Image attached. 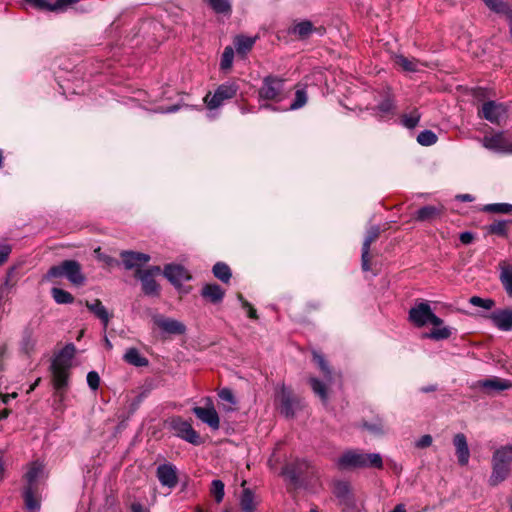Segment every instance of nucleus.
Returning <instances> with one entry per match:
<instances>
[{
	"label": "nucleus",
	"mask_w": 512,
	"mask_h": 512,
	"mask_svg": "<svg viewBox=\"0 0 512 512\" xmlns=\"http://www.w3.org/2000/svg\"><path fill=\"white\" fill-rule=\"evenodd\" d=\"M408 320L416 327L421 328L427 324L435 326L430 332L426 333L424 337L433 340H445L451 336V330L444 327L443 320L433 313L428 302L416 303L408 313Z\"/></svg>",
	"instance_id": "1"
},
{
	"label": "nucleus",
	"mask_w": 512,
	"mask_h": 512,
	"mask_svg": "<svg viewBox=\"0 0 512 512\" xmlns=\"http://www.w3.org/2000/svg\"><path fill=\"white\" fill-rule=\"evenodd\" d=\"M75 355V346L67 344L54 358L51 369L53 375V385L57 391H61L68 386L69 370L72 365V359Z\"/></svg>",
	"instance_id": "2"
},
{
	"label": "nucleus",
	"mask_w": 512,
	"mask_h": 512,
	"mask_svg": "<svg viewBox=\"0 0 512 512\" xmlns=\"http://www.w3.org/2000/svg\"><path fill=\"white\" fill-rule=\"evenodd\" d=\"M337 464L342 469L382 468L383 461L381 455L378 453H363L358 450H348L338 458Z\"/></svg>",
	"instance_id": "3"
},
{
	"label": "nucleus",
	"mask_w": 512,
	"mask_h": 512,
	"mask_svg": "<svg viewBox=\"0 0 512 512\" xmlns=\"http://www.w3.org/2000/svg\"><path fill=\"white\" fill-rule=\"evenodd\" d=\"M512 464V445L497 449L492 457V473L489 485L495 487L502 483L510 474Z\"/></svg>",
	"instance_id": "4"
},
{
	"label": "nucleus",
	"mask_w": 512,
	"mask_h": 512,
	"mask_svg": "<svg viewBox=\"0 0 512 512\" xmlns=\"http://www.w3.org/2000/svg\"><path fill=\"white\" fill-rule=\"evenodd\" d=\"M46 277L48 279L65 277L75 286H82L86 281L80 263L75 260H64L60 264L50 267Z\"/></svg>",
	"instance_id": "5"
},
{
	"label": "nucleus",
	"mask_w": 512,
	"mask_h": 512,
	"mask_svg": "<svg viewBox=\"0 0 512 512\" xmlns=\"http://www.w3.org/2000/svg\"><path fill=\"white\" fill-rule=\"evenodd\" d=\"M284 85L285 80L283 78L273 75L264 77L258 90L259 100L281 102L286 97Z\"/></svg>",
	"instance_id": "6"
},
{
	"label": "nucleus",
	"mask_w": 512,
	"mask_h": 512,
	"mask_svg": "<svg viewBox=\"0 0 512 512\" xmlns=\"http://www.w3.org/2000/svg\"><path fill=\"white\" fill-rule=\"evenodd\" d=\"M238 85L234 82H225L217 87L214 94L207 93L204 97V103L210 110L219 108L226 100H230L237 95Z\"/></svg>",
	"instance_id": "7"
},
{
	"label": "nucleus",
	"mask_w": 512,
	"mask_h": 512,
	"mask_svg": "<svg viewBox=\"0 0 512 512\" xmlns=\"http://www.w3.org/2000/svg\"><path fill=\"white\" fill-rule=\"evenodd\" d=\"M161 273L159 266H151L145 270H137L135 276L141 281L142 291L148 296H158L160 286L155 280V276Z\"/></svg>",
	"instance_id": "8"
},
{
	"label": "nucleus",
	"mask_w": 512,
	"mask_h": 512,
	"mask_svg": "<svg viewBox=\"0 0 512 512\" xmlns=\"http://www.w3.org/2000/svg\"><path fill=\"white\" fill-rule=\"evenodd\" d=\"M482 146L486 149L501 153V154H511V145L512 142H510L506 137L504 132H496L492 135H485L481 139Z\"/></svg>",
	"instance_id": "9"
},
{
	"label": "nucleus",
	"mask_w": 512,
	"mask_h": 512,
	"mask_svg": "<svg viewBox=\"0 0 512 512\" xmlns=\"http://www.w3.org/2000/svg\"><path fill=\"white\" fill-rule=\"evenodd\" d=\"M171 426L176 435L185 441L197 445L200 443L199 434L193 429L189 421L183 420L180 417L174 418L171 421Z\"/></svg>",
	"instance_id": "10"
},
{
	"label": "nucleus",
	"mask_w": 512,
	"mask_h": 512,
	"mask_svg": "<svg viewBox=\"0 0 512 512\" xmlns=\"http://www.w3.org/2000/svg\"><path fill=\"white\" fill-rule=\"evenodd\" d=\"M506 113L507 107L504 104L490 100L482 105L479 116L493 124H500Z\"/></svg>",
	"instance_id": "11"
},
{
	"label": "nucleus",
	"mask_w": 512,
	"mask_h": 512,
	"mask_svg": "<svg viewBox=\"0 0 512 512\" xmlns=\"http://www.w3.org/2000/svg\"><path fill=\"white\" fill-rule=\"evenodd\" d=\"M122 265L126 270H141V267L150 261V255L142 252L123 250L120 252Z\"/></svg>",
	"instance_id": "12"
},
{
	"label": "nucleus",
	"mask_w": 512,
	"mask_h": 512,
	"mask_svg": "<svg viewBox=\"0 0 512 512\" xmlns=\"http://www.w3.org/2000/svg\"><path fill=\"white\" fill-rule=\"evenodd\" d=\"M206 407L196 406L193 408V413L205 424L213 430H218L220 427V419L217 411L215 410L212 402L209 400Z\"/></svg>",
	"instance_id": "13"
},
{
	"label": "nucleus",
	"mask_w": 512,
	"mask_h": 512,
	"mask_svg": "<svg viewBox=\"0 0 512 512\" xmlns=\"http://www.w3.org/2000/svg\"><path fill=\"white\" fill-rule=\"evenodd\" d=\"M501 331L512 330V309H498L486 316Z\"/></svg>",
	"instance_id": "14"
},
{
	"label": "nucleus",
	"mask_w": 512,
	"mask_h": 512,
	"mask_svg": "<svg viewBox=\"0 0 512 512\" xmlns=\"http://www.w3.org/2000/svg\"><path fill=\"white\" fill-rule=\"evenodd\" d=\"M163 274L174 286H181L183 282L191 278L189 272L183 266L177 264L166 265Z\"/></svg>",
	"instance_id": "15"
},
{
	"label": "nucleus",
	"mask_w": 512,
	"mask_h": 512,
	"mask_svg": "<svg viewBox=\"0 0 512 512\" xmlns=\"http://www.w3.org/2000/svg\"><path fill=\"white\" fill-rule=\"evenodd\" d=\"M379 235L380 228L378 226H373L368 230L364 239L361 255L362 269L364 271L370 270V246L374 241L378 239Z\"/></svg>",
	"instance_id": "16"
},
{
	"label": "nucleus",
	"mask_w": 512,
	"mask_h": 512,
	"mask_svg": "<svg viewBox=\"0 0 512 512\" xmlns=\"http://www.w3.org/2000/svg\"><path fill=\"white\" fill-rule=\"evenodd\" d=\"M453 445L456 450L458 463L461 466L467 465L470 458V450L466 436L463 433H457L453 438Z\"/></svg>",
	"instance_id": "17"
},
{
	"label": "nucleus",
	"mask_w": 512,
	"mask_h": 512,
	"mask_svg": "<svg viewBox=\"0 0 512 512\" xmlns=\"http://www.w3.org/2000/svg\"><path fill=\"white\" fill-rule=\"evenodd\" d=\"M157 477L163 486L173 488L177 485L178 477L175 466L162 464L157 468Z\"/></svg>",
	"instance_id": "18"
},
{
	"label": "nucleus",
	"mask_w": 512,
	"mask_h": 512,
	"mask_svg": "<svg viewBox=\"0 0 512 512\" xmlns=\"http://www.w3.org/2000/svg\"><path fill=\"white\" fill-rule=\"evenodd\" d=\"M34 7L48 11H62L79 0H55L53 3L48 0H27Z\"/></svg>",
	"instance_id": "19"
},
{
	"label": "nucleus",
	"mask_w": 512,
	"mask_h": 512,
	"mask_svg": "<svg viewBox=\"0 0 512 512\" xmlns=\"http://www.w3.org/2000/svg\"><path fill=\"white\" fill-rule=\"evenodd\" d=\"M277 399L280 403V411L286 417L291 418L294 416V400L291 392L283 385L281 386Z\"/></svg>",
	"instance_id": "20"
},
{
	"label": "nucleus",
	"mask_w": 512,
	"mask_h": 512,
	"mask_svg": "<svg viewBox=\"0 0 512 512\" xmlns=\"http://www.w3.org/2000/svg\"><path fill=\"white\" fill-rule=\"evenodd\" d=\"M500 281L509 297L512 298V260L499 263Z\"/></svg>",
	"instance_id": "21"
},
{
	"label": "nucleus",
	"mask_w": 512,
	"mask_h": 512,
	"mask_svg": "<svg viewBox=\"0 0 512 512\" xmlns=\"http://www.w3.org/2000/svg\"><path fill=\"white\" fill-rule=\"evenodd\" d=\"M479 387L486 391H503L512 387V382L499 377H492L478 382Z\"/></svg>",
	"instance_id": "22"
},
{
	"label": "nucleus",
	"mask_w": 512,
	"mask_h": 512,
	"mask_svg": "<svg viewBox=\"0 0 512 512\" xmlns=\"http://www.w3.org/2000/svg\"><path fill=\"white\" fill-rule=\"evenodd\" d=\"M156 324L160 329L169 334L180 335L183 334L186 330V327L183 323L171 318H160L156 320Z\"/></svg>",
	"instance_id": "23"
},
{
	"label": "nucleus",
	"mask_w": 512,
	"mask_h": 512,
	"mask_svg": "<svg viewBox=\"0 0 512 512\" xmlns=\"http://www.w3.org/2000/svg\"><path fill=\"white\" fill-rule=\"evenodd\" d=\"M201 295L212 303L222 301L225 291L218 284H206L201 290Z\"/></svg>",
	"instance_id": "24"
},
{
	"label": "nucleus",
	"mask_w": 512,
	"mask_h": 512,
	"mask_svg": "<svg viewBox=\"0 0 512 512\" xmlns=\"http://www.w3.org/2000/svg\"><path fill=\"white\" fill-rule=\"evenodd\" d=\"M485 5L493 12L497 14H503L506 16L508 24L512 19V8L503 0H482Z\"/></svg>",
	"instance_id": "25"
},
{
	"label": "nucleus",
	"mask_w": 512,
	"mask_h": 512,
	"mask_svg": "<svg viewBox=\"0 0 512 512\" xmlns=\"http://www.w3.org/2000/svg\"><path fill=\"white\" fill-rule=\"evenodd\" d=\"M86 307L97 317L99 318L104 327H107L108 322L110 320L109 313L105 306L99 299H95L93 302L86 301Z\"/></svg>",
	"instance_id": "26"
},
{
	"label": "nucleus",
	"mask_w": 512,
	"mask_h": 512,
	"mask_svg": "<svg viewBox=\"0 0 512 512\" xmlns=\"http://www.w3.org/2000/svg\"><path fill=\"white\" fill-rule=\"evenodd\" d=\"M333 493L341 503L346 504L351 500V489L347 482H336L333 487Z\"/></svg>",
	"instance_id": "27"
},
{
	"label": "nucleus",
	"mask_w": 512,
	"mask_h": 512,
	"mask_svg": "<svg viewBox=\"0 0 512 512\" xmlns=\"http://www.w3.org/2000/svg\"><path fill=\"white\" fill-rule=\"evenodd\" d=\"M442 210L436 206L427 205L416 212L415 219L418 221H430L441 215Z\"/></svg>",
	"instance_id": "28"
},
{
	"label": "nucleus",
	"mask_w": 512,
	"mask_h": 512,
	"mask_svg": "<svg viewBox=\"0 0 512 512\" xmlns=\"http://www.w3.org/2000/svg\"><path fill=\"white\" fill-rule=\"evenodd\" d=\"M124 360L136 367H143L148 365V360L142 356L138 349L129 348L124 354Z\"/></svg>",
	"instance_id": "29"
},
{
	"label": "nucleus",
	"mask_w": 512,
	"mask_h": 512,
	"mask_svg": "<svg viewBox=\"0 0 512 512\" xmlns=\"http://www.w3.org/2000/svg\"><path fill=\"white\" fill-rule=\"evenodd\" d=\"M255 44V38L238 35L234 38V46L238 54L245 55Z\"/></svg>",
	"instance_id": "30"
},
{
	"label": "nucleus",
	"mask_w": 512,
	"mask_h": 512,
	"mask_svg": "<svg viewBox=\"0 0 512 512\" xmlns=\"http://www.w3.org/2000/svg\"><path fill=\"white\" fill-rule=\"evenodd\" d=\"M313 360L318 365L319 369L321 370L325 381L327 383H331L333 381V373L328 365L327 361L325 360L324 356L316 351L313 352Z\"/></svg>",
	"instance_id": "31"
},
{
	"label": "nucleus",
	"mask_w": 512,
	"mask_h": 512,
	"mask_svg": "<svg viewBox=\"0 0 512 512\" xmlns=\"http://www.w3.org/2000/svg\"><path fill=\"white\" fill-rule=\"evenodd\" d=\"M240 507L243 512H254L256 502L250 489H244L240 497Z\"/></svg>",
	"instance_id": "32"
},
{
	"label": "nucleus",
	"mask_w": 512,
	"mask_h": 512,
	"mask_svg": "<svg viewBox=\"0 0 512 512\" xmlns=\"http://www.w3.org/2000/svg\"><path fill=\"white\" fill-rule=\"evenodd\" d=\"M394 62L396 65L402 68V70L407 72H415L418 70V61L416 59H409L404 55H395Z\"/></svg>",
	"instance_id": "33"
},
{
	"label": "nucleus",
	"mask_w": 512,
	"mask_h": 512,
	"mask_svg": "<svg viewBox=\"0 0 512 512\" xmlns=\"http://www.w3.org/2000/svg\"><path fill=\"white\" fill-rule=\"evenodd\" d=\"M309 383L313 392L320 397L321 401L326 404L328 401V393L325 383L321 382L316 377L309 378Z\"/></svg>",
	"instance_id": "34"
},
{
	"label": "nucleus",
	"mask_w": 512,
	"mask_h": 512,
	"mask_svg": "<svg viewBox=\"0 0 512 512\" xmlns=\"http://www.w3.org/2000/svg\"><path fill=\"white\" fill-rule=\"evenodd\" d=\"M213 274L224 283H228L231 278V270L225 263L218 262L213 267Z\"/></svg>",
	"instance_id": "35"
},
{
	"label": "nucleus",
	"mask_w": 512,
	"mask_h": 512,
	"mask_svg": "<svg viewBox=\"0 0 512 512\" xmlns=\"http://www.w3.org/2000/svg\"><path fill=\"white\" fill-rule=\"evenodd\" d=\"M51 294L55 302L58 304H71L74 301L73 295L61 288H52Z\"/></svg>",
	"instance_id": "36"
},
{
	"label": "nucleus",
	"mask_w": 512,
	"mask_h": 512,
	"mask_svg": "<svg viewBox=\"0 0 512 512\" xmlns=\"http://www.w3.org/2000/svg\"><path fill=\"white\" fill-rule=\"evenodd\" d=\"M308 101V95L305 88L301 87L295 91V98L291 103L290 110H298L306 105Z\"/></svg>",
	"instance_id": "37"
},
{
	"label": "nucleus",
	"mask_w": 512,
	"mask_h": 512,
	"mask_svg": "<svg viewBox=\"0 0 512 512\" xmlns=\"http://www.w3.org/2000/svg\"><path fill=\"white\" fill-rule=\"evenodd\" d=\"M25 506L28 510H36L40 507L39 499L34 495L33 487H26L24 490Z\"/></svg>",
	"instance_id": "38"
},
{
	"label": "nucleus",
	"mask_w": 512,
	"mask_h": 512,
	"mask_svg": "<svg viewBox=\"0 0 512 512\" xmlns=\"http://www.w3.org/2000/svg\"><path fill=\"white\" fill-rule=\"evenodd\" d=\"M224 487H225V485H224L223 481H221L219 479H215L211 483L210 493L214 497V499L217 503L222 502V500L224 498V495H225Z\"/></svg>",
	"instance_id": "39"
},
{
	"label": "nucleus",
	"mask_w": 512,
	"mask_h": 512,
	"mask_svg": "<svg viewBox=\"0 0 512 512\" xmlns=\"http://www.w3.org/2000/svg\"><path fill=\"white\" fill-rule=\"evenodd\" d=\"M42 472V467L38 463H33L29 467L28 471L25 474L26 481L28 483L27 487H33L34 483L38 479L39 475Z\"/></svg>",
	"instance_id": "40"
},
{
	"label": "nucleus",
	"mask_w": 512,
	"mask_h": 512,
	"mask_svg": "<svg viewBox=\"0 0 512 512\" xmlns=\"http://www.w3.org/2000/svg\"><path fill=\"white\" fill-rule=\"evenodd\" d=\"M437 135L431 130H424L417 136V142L422 146H431L437 142Z\"/></svg>",
	"instance_id": "41"
},
{
	"label": "nucleus",
	"mask_w": 512,
	"mask_h": 512,
	"mask_svg": "<svg viewBox=\"0 0 512 512\" xmlns=\"http://www.w3.org/2000/svg\"><path fill=\"white\" fill-rule=\"evenodd\" d=\"M234 58V49L231 46L225 47L220 61V68L222 70H229L232 67Z\"/></svg>",
	"instance_id": "42"
},
{
	"label": "nucleus",
	"mask_w": 512,
	"mask_h": 512,
	"mask_svg": "<svg viewBox=\"0 0 512 512\" xmlns=\"http://www.w3.org/2000/svg\"><path fill=\"white\" fill-rule=\"evenodd\" d=\"M94 253H95L98 261L102 262L103 265L107 268H112V267L120 265V262L117 259H115L105 253H102L100 247L96 248L94 250Z\"/></svg>",
	"instance_id": "43"
},
{
	"label": "nucleus",
	"mask_w": 512,
	"mask_h": 512,
	"mask_svg": "<svg viewBox=\"0 0 512 512\" xmlns=\"http://www.w3.org/2000/svg\"><path fill=\"white\" fill-rule=\"evenodd\" d=\"M419 120H420V114L417 110H414L410 114H404L401 117V123L403 124V126H405L408 129L415 128L418 125Z\"/></svg>",
	"instance_id": "44"
},
{
	"label": "nucleus",
	"mask_w": 512,
	"mask_h": 512,
	"mask_svg": "<svg viewBox=\"0 0 512 512\" xmlns=\"http://www.w3.org/2000/svg\"><path fill=\"white\" fill-rule=\"evenodd\" d=\"M487 212L499 213V214H509L512 212V204L509 203H495L488 204L484 208Z\"/></svg>",
	"instance_id": "45"
},
{
	"label": "nucleus",
	"mask_w": 512,
	"mask_h": 512,
	"mask_svg": "<svg viewBox=\"0 0 512 512\" xmlns=\"http://www.w3.org/2000/svg\"><path fill=\"white\" fill-rule=\"evenodd\" d=\"M209 6L216 13H228L231 10V5L229 0H206Z\"/></svg>",
	"instance_id": "46"
},
{
	"label": "nucleus",
	"mask_w": 512,
	"mask_h": 512,
	"mask_svg": "<svg viewBox=\"0 0 512 512\" xmlns=\"http://www.w3.org/2000/svg\"><path fill=\"white\" fill-rule=\"evenodd\" d=\"M313 31V24L310 21H302L295 25L294 33L301 38L308 37Z\"/></svg>",
	"instance_id": "47"
},
{
	"label": "nucleus",
	"mask_w": 512,
	"mask_h": 512,
	"mask_svg": "<svg viewBox=\"0 0 512 512\" xmlns=\"http://www.w3.org/2000/svg\"><path fill=\"white\" fill-rule=\"evenodd\" d=\"M469 303L473 306L481 307L486 310H491L495 305V301L493 299H491V298L484 299L479 296H472L469 299Z\"/></svg>",
	"instance_id": "48"
},
{
	"label": "nucleus",
	"mask_w": 512,
	"mask_h": 512,
	"mask_svg": "<svg viewBox=\"0 0 512 512\" xmlns=\"http://www.w3.org/2000/svg\"><path fill=\"white\" fill-rule=\"evenodd\" d=\"M507 221H496L492 223L489 227V231L493 234L499 235V236H506L507 235Z\"/></svg>",
	"instance_id": "49"
},
{
	"label": "nucleus",
	"mask_w": 512,
	"mask_h": 512,
	"mask_svg": "<svg viewBox=\"0 0 512 512\" xmlns=\"http://www.w3.org/2000/svg\"><path fill=\"white\" fill-rule=\"evenodd\" d=\"M377 109L383 115L389 114L394 109V103L391 98L387 97L377 106Z\"/></svg>",
	"instance_id": "50"
},
{
	"label": "nucleus",
	"mask_w": 512,
	"mask_h": 512,
	"mask_svg": "<svg viewBox=\"0 0 512 512\" xmlns=\"http://www.w3.org/2000/svg\"><path fill=\"white\" fill-rule=\"evenodd\" d=\"M87 384L93 390H97L100 385V377L96 371H90L87 374Z\"/></svg>",
	"instance_id": "51"
},
{
	"label": "nucleus",
	"mask_w": 512,
	"mask_h": 512,
	"mask_svg": "<svg viewBox=\"0 0 512 512\" xmlns=\"http://www.w3.org/2000/svg\"><path fill=\"white\" fill-rule=\"evenodd\" d=\"M363 426L365 429H367L371 433H374V434H383L384 433V426H383V423L381 420H378L376 423H373V424L364 423Z\"/></svg>",
	"instance_id": "52"
},
{
	"label": "nucleus",
	"mask_w": 512,
	"mask_h": 512,
	"mask_svg": "<svg viewBox=\"0 0 512 512\" xmlns=\"http://www.w3.org/2000/svg\"><path fill=\"white\" fill-rule=\"evenodd\" d=\"M218 396L221 400L231 403L232 405L236 404L235 397L232 391L228 388H223L219 391Z\"/></svg>",
	"instance_id": "53"
},
{
	"label": "nucleus",
	"mask_w": 512,
	"mask_h": 512,
	"mask_svg": "<svg viewBox=\"0 0 512 512\" xmlns=\"http://www.w3.org/2000/svg\"><path fill=\"white\" fill-rule=\"evenodd\" d=\"M238 298L241 301L243 308L247 310L248 316L252 319H257V312L253 306L248 301H246L241 294L238 295Z\"/></svg>",
	"instance_id": "54"
},
{
	"label": "nucleus",
	"mask_w": 512,
	"mask_h": 512,
	"mask_svg": "<svg viewBox=\"0 0 512 512\" xmlns=\"http://www.w3.org/2000/svg\"><path fill=\"white\" fill-rule=\"evenodd\" d=\"M11 251L12 248L9 244H0V266L7 261Z\"/></svg>",
	"instance_id": "55"
},
{
	"label": "nucleus",
	"mask_w": 512,
	"mask_h": 512,
	"mask_svg": "<svg viewBox=\"0 0 512 512\" xmlns=\"http://www.w3.org/2000/svg\"><path fill=\"white\" fill-rule=\"evenodd\" d=\"M35 341L32 338V334L30 331H26L23 337V349L26 352H29L34 347Z\"/></svg>",
	"instance_id": "56"
},
{
	"label": "nucleus",
	"mask_w": 512,
	"mask_h": 512,
	"mask_svg": "<svg viewBox=\"0 0 512 512\" xmlns=\"http://www.w3.org/2000/svg\"><path fill=\"white\" fill-rule=\"evenodd\" d=\"M432 444V437L430 435H423L416 443L418 448H426Z\"/></svg>",
	"instance_id": "57"
},
{
	"label": "nucleus",
	"mask_w": 512,
	"mask_h": 512,
	"mask_svg": "<svg viewBox=\"0 0 512 512\" xmlns=\"http://www.w3.org/2000/svg\"><path fill=\"white\" fill-rule=\"evenodd\" d=\"M459 239L463 244L467 245L472 243L474 240V235L471 232H462L459 236Z\"/></svg>",
	"instance_id": "58"
},
{
	"label": "nucleus",
	"mask_w": 512,
	"mask_h": 512,
	"mask_svg": "<svg viewBox=\"0 0 512 512\" xmlns=\"http://www.w3.org/2000/svg\"><path fill=\"white\" fill-rule=\"evenodd\" d=\"M131 512H148V510L139 502L131 504Z\"/></svg>",
	"instance_id": "59"
},
{
	"label": "nucleus",
	"mask_w": 512,
	"mask_h": 512,
	"mask_svg": "<svg viewBox=\"0 0 512 512\" xmlns=\"http://www.w3.org/2000/svg\"><path fill=\"white\" fill-rule=\"evenodd\" d=\"M17 397V393L13 392L11 394H0V398L3 403H8L10 399H14Z\"/></svg>",
	"instance_id": "60"
},
{
	"label": "nucleus",
	"mask_w": 512,
	"mask_h": 512,
	"mask_svg": "<svg viewBox=\"0 0 512 512\" xmlns=\"http://www.w3.org/2000/svg\"><path fill=\"white\" fill-rule=\"evenodd\" d=\"M390 512H406V508L404 504H398L395 508Z\"/></svg>",
	"instance_id": "61"
},
{
	"label": "nucleus",
	"mask_w": 512,
	"mask_h": 512,
	"mask_svg": "<svg viewBox=\"0 0 512 512\" xmlns=\"http://www.w3.org/2000/svg\"><path fill=\"white\" fill-rule=\"evenodd\" d=\"M10 411L8 409H4L0 411V420L5 419L8 417Z\"/></svg>",
	"instance_id": "62"
},
{
	"label": "nucleus",
	"mask_w": 512,
	"mask_h": 512,
	"mask_svg": "<svg viewBox=\"0 0 512 512\" xmlns=\"http://www.w3.org/2000/svg\"><path fill=\"white\" fill-rule=\"evenodd\" d=\"M435 390V387L434 386H429V387H423L421 389L422 392L424 393H428V392H431V391H434Z\"/></svg>",
	"instance_id": "63"
},
{
	"label": "nucleus",
	"mask_w": 512,
	"mask_h": 512,
	"mask_svg": "<svg viewBox=\"0 0 512 512\" xmlns=\"http://www.w3.org/2000/svg\"><path fill=\"white\" fill-rule=\"evenodd\" d=\"M509 33L512 37V19H511V22L509 23Z\"/></svg>",
	"instance_id": "64"
}]
</instances>
